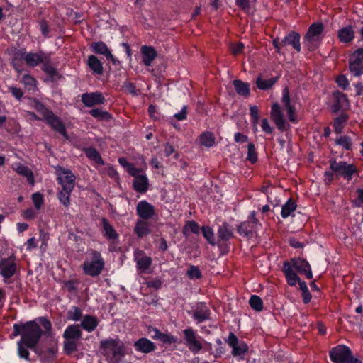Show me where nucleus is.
Masks as SVG:
<instances>
[{"label": "nucleus", "mask_w": 363, "mask_h": 363, "mask_svg": "<svg viewBox=\"0 0 363 363\" xmlns=\"http://www.w3.org/2000/svg\"><path fill=\"white\" fill-rule=\"evenodd\" d=\"M123 89L133 96H138V91L136 89V86L134 83L125 81L123 85Z\"/></svg>", "instance_id": "69168bd1"}, {"label": "nucleus", "mask_w": 363, "mask_h": 363, "mask_svg": "<svg viewBox=\"0 0 363 363\" xmlns=\"http://www.w3.org/2000/svg\"><path fill=\"white\" fill-rule=\"evenodd\" d=\"M330 169L337 178L342 177L347 181L352 180L353 176L358 173V169L354 164L345 161L337 162L335 159L329 160Z\"/></svg>", "instance_id": "423d86ee"}, {"label": "nucleus", "mask_w": 363, "mask_h": 363, "mask_svg": "<svg viewBox=\"0 0 363 363\" xmlns=\"http://www.w3.org/2000/svg\"><path fill=\"white\" fill-rule=\"evenodd\" d=\"M249 305L252 309L260 312L263 310V301L257 295H252L249 299Z\"/></svg>", "instance_id": "3c124183"}, {"label": "nucleus", "mask_w": 363, "mask_h": 363, "mask_svg": "<svg viewBox=\"0 0 363 363\" xmlns=\"http://www.w3.org/2000/svg\"><path fill=\"white\" fill-rule=\"evenodd\" d=\"M357 199L353 201V203L356 207L363 206V189L358 188L356 190Z\"/></svg>", "instance_id": "774afa93"}, {"label": "nucleus", "mask_w": 363, "mask_h": 363, "mask_svg": "<svg viewBox=\"0 0 363 363\" xmlns=\"http://www.w3.org/2000/svg\"><path fill=\"white\" fill-rule=\"evenodd\" d=\"M49 55L43 52H28L25 55V62L28 67H35L40 64L42 65Z\"/></svg>", "instance_id": "b1692460"}, {"label": "nucleus", "mask_w": 363, "mask_h": 363, "mask_svg": "<svg viewBox=\"0 0 363 363\" xmlns=\"http://www.w3.org/2000/svg\"><path fill=\"white\" fill-rule=\"evenodd\" d=\"M17 263L14 255L7 258H2L0 261V275L6 279L11 278L17 272Z\"/></svg>", "instance_id": "9b49d317"}, {"label": "nucleus", "mask_w": 363, "mask_h": 363, "mask_svg": "<svg viewBox=\"0 0 363 363\" xmlns=\"http://www.w3.org/2000/svg\"><path fill=\"white\" fill-rule=\"evenodd\" d=\"M58 347L56 343L52 344L48 348L38 346L33 352L47 362H53L57 357Z\"/></svg>", "instance_id": "aec40b11"}, {"label": "nucleus", "mask_w": 363, "mask_h": 363, "mask_svg": "<svg viewBox=\"0 0 363 363\" xmlns=\"http://www.w3.org/2000/svg\"><path fill=\"white\" fill-rule=\"evenodd\" d=\"M79 281L77 279H69L63 282V288L70 293H74L77 291V285Z\"/></svg>", "instance_id": "bf43d9fd"}, {"label": "nucleus", "mask_w": 363, "mask_h": 363, "mask_svg": "<svg viewBox=\"0 0 363 363\" xmlns=\"http://www.w3.org/2000/svg\"><path fill=\"white\" fill-rule=\"evenodd\" d=\"M225 342L231 348V355L233 357L239 361L245 359V355L249 352V346L245 341L239 340L233 332H230Z\"/></svg>", "instance_id": "6e6552de"}, {"label": "nucleus", "mask_w": 363, "mask_h": 363, "mask_svg": "<svg viewBox=\"0 0 363 363\" xmlns=\"http://www.w3.org/2000/svg\"><path fill=\"white\" fill-rule=\"evenodd\" d=\"M134 232L139 238H143L144 236L150 233V230L147 223L145 220H138L136 222Z\"/></svg>", "instance_id": "e433bc0d"}, {"label": "nucleus", "mask_w": 363, "mask_h": 363, "mask_svg": "<svg viewBox=\"0 0 363 363\" xmlns=\"http://www.w3.org/2000/svg\"><path fill=\"white\" fill-rule=\"evenodd\" d=\"M199 140L201 145L210 148L215 145V136L211 131H205L199 136Z\"/></svg>", "instance_id": "a19ab883"}, {"label": "nucleus", "mask_w": 363, "mask_h": 363, "mask_svg": "<svg viewBox=\"0 0 363 363\" xmlns=\"http://www.w3.org/2000/svg\"><path fill=\"white\" fill-rule=\"evenodd\" d=\"M100 347L104 354L113 363H118L125 354L124 344L118 339L108 338L101 340Z\"/></svg>", "instance_id": "7ed1b4c3"}, {"label": "nucleus", "mask_w": 363, "mask_h": 363, "mask_svg": "<svg viewBox=\"0 0 363 363\" xmlns=\"http://www.w3.org/2000/svg\"><path fill=\"white\" fill-rule=\"evenodd\" d=\"M99 320L95 315L86 314L83 316L79 327L88 333H91L96 330L99 325Z\"/></svg>", "instance_id": "c85d7f7f"}, {"label": "nucleus", "mask_w": 363, "mask_h": 363, "mask_svg": "<svg viewBox=\"0 0 363 363\" xmlns=\"http://www.w3.org/2000/svg\"><path fill=\"white\" fill-rule=\"evenodd\" d=\"M142 60L145 66H150L157 56L156 50L150 45H143L140 49Z\"/></svg>", "instance_id": "c756f323"}, {"label": "nucleus", "mask_w": 363, "mask_h": 363, "mask_svg": "<svg viewBox=\"0 0 363 363\" xmlns=\"http://www.w3.org/2000/svg\"><path fill=\"white\" fill-rule=\"evenodd\" d=\"M57 181L62 189L66 188L69 191L74 190L76 177L70 169L60 167L57 169Z\"/></svg>", "instance_id": "f8f14e48"}, {"label": "nucleus", "mask_w": 363, "mask_h": 363, "mask_svg": "<svg viewBox=\"0 0 363 363\" xmlns=\"http://www.w3.org/2000/svg\"><path fill=\"white\" fill-rule=\"evenodd\" d=\"M352 354L350 348L345 345H338L329 351V357L333 363H346Z\"/></svg>", "instance_id": "4468645a"}, {"label": "nucleus", "mask_w": 363, "mask_h": 363, "mask_svg": "<svg viewBox=\"0 0 363 363\" xmlns=\"http://www.w3.org/2000/svg\"><path fill=\"white\" fill-rule=\"evenodd\" d=\"M142 172H137L135 175H131L134 177L133 181V189L140 194H145L149 189V179L146 174Z\"/></svg>", "instance_id": "412c9836"}, {"label": "nucleus", "mask_w": 363, "mask_h": 363, "mask_svg": "<svg viewBox=\"0 0 363 363\" xmlns=\"http://www.w3.org/2000/svg\"><path fill=\"white\" fill-rule=\"evenodd\" d=\"M33 107L34 109L42 116V120L45 121L52 116L54 113L51 111L48 106H46L43 103L40 101L38 99H34L33 101Z\"/></svg>", "instance_id": "2f4dec72"}, {"label": "nucleus", "mask_w": 363, "mask_h": 363, "mask_svg": "<svg viewBox=\"0 0 363 363\" xmlns=\"http://www.w3.org/2000/svg\"><path fill=\"white\" fill-rule=\"evenodd\" d=\"M32 201L35 209L39 210L44 203V199L40 192L34 193L32 195Z\"/></svg>", "instance_id": "680f3d73"}, {"label": "nucleus", "mask_w": 363, "mask_h": 363, "mask_svg": "<svg viewBox=\"0 0 363 363\" xmlns=\"http://www.w3.org/2000/svg\"><path fill=\"white\" fill-rule=\"evenodd\" d=\"M54 131L62 135L66 140L69 139L65 125L55 113L45 121Z\"/></svg>", "instance_id": "5701e85b"}, {"label": "nucleus", "mask_w": 363, "mask_h": 363, "mask_svg": "<svg viewBox=\"0 0 363 363\" xmlns=\"http://www.w3.org/2000/svg\"><path fill=\"white\" fill-rule=\"evenodd\" d=\"M101 226L103 236L109 242H111L109 250L111 251H113V245L115 243H118L119 240V235L116 232L113 226L111 225L108 220L106 218H102Z\"/></svg>", "instance_id": "dca6fc26"}, {"label": "nucleus", "mask_w": 363, "mask_h": 363, "mask_svg": "<svg viewBox=\"0 0 363 363\" xmlns=\"http://www.w3.org/2000/svg\"><path fill=\"white\" fill-rule=\"evenodd\" d=\"M37 216V212L32 208H28L22 212V217L28 220H34Z\"/></svg>", "instance_id": "338daca9"}, {"label": "nucleus", "mask_w": 363, "mask_h": 363, "mask_svg": "<svg viewBox=\"0 0 363 363\" xmlns=\"http://www.w3.org/2000/svg\"><path fill=\"white\" fill-rule=\"evenodd\" d=\"M348 114L343 113L334 118L333 127L335 133L340 134L342 132L344 125L348 120Z\"/></svg>", "instance_id": "79ce46f5"}, {"label": "nucleus", "mask_w": 363, "mask_h": 363, "mask_svg": "<svg viewBox=\"0 0 363 363\" xmlns=\"http://www.w3.org/2000/svg\"><path fill=\"white\" fill-rule=\"evenodd\" d=\"M247 160H249L251 164H255L257 162V155L256 152L255 145L250 143L247 145Z\"/></svg>", "instance_id": "4d7b16f0"}, {"label": "nucleus", "mask_w": 363, "mask_h": 363, "mask_svg": "<svg viewBox=\"0 0 363 363\" xmlns=\"http://www.w3.org/2000/svg\"><path fill=\"white\" fill-rule=\"evenodd\" d=\"M133 348L135 352L141 354H149L157 349L155 342L146 337H140L133 343Z\"/></svg>", "instance_id": "4be33fe9"}, {"label": "nucleus", "mask_w": 363, "mask_h": 363, "mask_svg": "<svg viewBox=\"0 0 363 363\" xmlns=\"http://www.w3.org/2000/svg\"><path fill=\"white\" fill-rule=\"evenodd\" d=\"M270 118L279 130L283 132L289 128L290 125L284 117L281 106L277 102L271 106Z\"/></svg>", "instance_id": "2eb2a0df"}, {"label": "nucleus", "mask_w": 363, "mask_h": 363, "mask_svg": "<svg viewBox=\"0 0 363 363\" xmlns=\"http://www.w3.org/2000/svg\"><path fill=\"white\" fill-rule=\"evenodd\" d=\"M91 48L96 54L104 55L105 57L107 55L111 57V52L109 50L107 45L102 41L92 43L91 44Z\"/></svg>", "instance_id": "ea45409f"}, {"label": "nucleus", "mask_w": 363, "mask_h": 363, "mask_svg": "<svg viewBox=\"0 0 363 363\" xmlns=\"http://www.w3.org/2000/svg\"><path fill=\"white\" fill-rule=\"evenodd\" d=\"M118 161L119 164L124 167L130 175H135L137 172H143L141 168L135 167L134 164L129 162L125 157H120Z\"/></svg>", "instance_id": "37998d69"}, {"label": "nucleus", "mask_w": 363, "mask_h": 363, "mask_svg": "<svg viewBox=\"0 0 363 363\" xmlns=\"http://www.w3.org/2000/svg\"><path fill=\"white\" fill-rule=\"evenodd\" d=\"M13 335H21L17 342V352L21 359L30 361L28 349L33 351L38 346L44 332L37 322V320L26 321L24 323L13 325Z\"/></svg>", "instance_id": "f257e3e1"}, {"label": "nucleus", "mask_w": 363, "mask_h": 363, "mask_svg": "<svg viewBox=\"0 0 363 363\" xmlns=\"http://www.w3.org/2000/svg\"><path fill=\"white\" fill-rule=\"evenodd\" d=\"M136 214L141 220H150L156 214L155 208L146 200H143L136 206Z\"/></svg>", "instance_id": "f3484780"}, {"label": "nucleus", "mask_w": 363, "mask_h": 363, "mask_svg": "<svg viewBox=\"0 0 363 363\" xmlns=\"http://www.w3.org/2000/svg\"><path fill=\"white\" fill-rule=\"evenodd\" d=\"M77 349V341L65 340H64L63 350L65 354H66L67 355L72 354L74 352H76Z\"/></svg>", "instance_id": "603ef678"}, {"label": "nucleus", "mask_w": 363, "mask_h": 363, "mask_svg": "<svg viewBox=\"0 0 363 363\" xmlns=\"http://www.w3.org/2000/svg\"><path fill=\"white\" fill-rule=\"evenodd\" d=\"M89 113L92 117L100 121H108L112 118V115L109 112L104 111L99 108L89 110Z\"/></svg>", "instance_id": "4c0bfd02"}, {"label": "nucleus", "mask_w": 363, "mask_h": 363, "mask_svg": "<svg viewBox=\"0 0 363 363\" xmlns=\"http://www.w3.org/2000/svg\"><path fill=\"white\" fill-rule=\"evenodd\" d=\"M234 89L237 94L245 98H247L250 95V84L240 79H234L233 81Z\"/></svg>", "instance_id": "473e14b6"}, {"label": "nucleus", "mask_w": 363, "mask_h": 363, "mask_svg": "<svg viewBox=\"0 0 363 363\" xmlns=\"http://www.w3.org/2000/svg\"><path fill=\"white\" fill-rule=\"evenodd\" d=\"M84 152L89 159L95 161L99 164H104L100 153L96 148L93 147H86L84 149Z\"/></svg>", "instance_id": "a18cd8bd"}, {"label": "nucleus", "mask_w": 363, "mask_h": 363, "mask_svg": "<svg viewBox=\"0 0 363 363\" xmlns=\"http://www.w3.org/2000/svg\"><path fill=\"white\" fill-rule=\"evenodd\" d=\"M279 76L272 77L269 79H263L261 76H259L256 79L257 87L259 90H269L279 80Z\"/></svg>", "instance_id": "c9c22d12"}, {"label": "nucleus", "mask_w": 363, "mask_h": 363, "mask_svg": "<svg viewBox=\"0 0 363 363\" xmlns=\"http://www.w3.org/2000/svg\"><path fill=\"white\" fill-rule=\"evenodd\" d=\"M296 208L297 205L296 203V201L292 198H289L281 207V217L283 218H288L294 211H296Z\"/></svg>", "instance_id": "58836bf2"}, {"label": "nucleus", "mask_w": 363, "mask_h": 363, "mask_svg": "<svg viewBox=\"0 0 363 363\" xmlns=\"http://www.w3.org/2000/svg\"><path fill=\"white\" fill-rule=\"evenodd\" d=\"M295 270L301 275H305L308 279L313 278V273L309 262L301 257H293L283 262L282 272L284 274L287 284L295 286L299 277Z\"/></svg>", "instance_id": "f03ea898"}, {"label": "nucleus", "mask_w": 363, "mask_h": 363, "mask_svg": "<svg viewBox=\"0 0 363 363\" xmlns=\"http://www.w3.org/2000/svg\"><path fill=\"white\" fill-rule=\"evenodd\" d=\"M323 24H311L303 38V43L310 51H314L319 46L323 37Z\"/></svg>", "instance_id": "0eeeda50"}, {"label": "nucleus", "mask_w": 363, "mask_h": 363, "mask_svg": "<svg viewBox=\"0 0 363 363\" xmlns=\"http://www.w3.org/2000/svg\"><path fill=\"white\" fill-rule=\"evenodd\" d=\"M337 36L340 42L344 43H350L354 38L353 28L349 24L347 27L340 29Z\"/></svg>", "instance_id": "72a5a7b5"}, {"label": "nucleus", "mask_w": 363, "mask_h": 363, "mask_svg": "<svg viewBox=\"0 0 363 363\" xmlns=\"http://www.w3.org/2000/svg\"><path fill=\"white\" fill-rule=\"evenodd\" d=\"M22 83L28 90H33L37 85V80L30 74H24L22 77Z\"/></svg>", "instance_id": "5fc2aeb1"}, {"label": "nucleus", "mask_w": 363, "mask_h": 363, "mask_svg": "<svg viewBox=\"0 0 363 363\" xmlns=\"http://www.w3.org/2000/svg\"><path fill=\"white\" fill-rule=\"evenodd\" d=\"M62 337L65 340L78 341L82 337V332L80 330L79 324H72L68 325L65 330Z\"/></svg>", "instance_id": "a878e982"}, {"label": "nucleus", "mask_w": 363, "mask_h": 363, "mask_svg": "<svg viewBox=\"0 0 363 363\" xmlns=\"http://www.w3.org/2000/svg\"><path fill=\"white\" fill-rule=\"evenodd\" d=\"M285 109L286 111L289 121L294 124L298 123L299 120L296 115L295 106L292 105L290 106L285 107Z\"/></svg>", "instance_id": "052dcab7"}, {"label": "nucleus", "mask_w": 363, "mask_h": 363, "mask_svg": "<svg viewBox=\"0 0 363 363\" xmlns=\"http://www.w3.org/2000/svg\"><path fill=\"white\" fill-rule=\"evenodd\" d=\"M335 144L342 146L345 150H351L352 142L347 135L340 136L335 140Z\"/></svg>", "instance_id": "864d4df0"}, {"label": "nucleus", "mask_w": 363, "mask_h": 363, "mask_svg": "<svg viewBox=\"0 0 363 363\" xmlns=\"http://www.w3.org/2000/svg\"><path fill=\"white\" fill-rule=\"evenodd\" d=\"M152 258L148 256H143L136 259V267L138 270L145 272L151 266Z\"/></svg>", "instance_id": "de8ad7c7"}, {"label": "nucleus", "mask_w": 363, "mask_h": 363, "mask_svg": "<svg viewBox=\"0 0 363 363\" xmlns=\"http://www.w3.org/2000/svg\"><path fill=\"white\" fill-rule=\"evenodd\" d=\"M81 101L86 107L104 104L106 99L100 91L86 92L81 95Z\"/></svg>", "instance_id": "a211bd4d"}, {"label": "nucleus", "mask_w": 363, "mask_h": 363, "mask_svg": "<svg viewBox=\"0 0 363 363\" xmlns=\"http://www.w3.org/2000/svg\"><path fill=\"white\" fill-rule=\"evenodd\" d=\"M158 340L164 345H171L177 342L178 338L171 333H162Z\"/></svg>", "instance_id": "6e6d98bb"}, {"label": "nucleus", "mask_w": 363, "mask_h": 363, "mask_svg": "<svg viewBox=\"0 0 363 363\" xmlns=\"http://www.w3.org/2000/svg\"><path fill=\"white\" fill-rule=\"evenodd\" d=\"M73 191H69L66 188L62 189L57 194V197L64 206L68 207L70 205V196Z\"/></svg>", "instance_id": "09e8293b"}, {"label": "nucleus", "mask_w": 363, "mask_h": 363, "mask_svg": "<svg viewBox=\"0 0 363 363\" xmlns=\"http://www.w3.org/2000/svg\"><path fill=\"white\" fill-rule=\"evenodd\" d=\"M349 69L355 77L363 74V48H358L350 56Z\"/></svg>", "instance_id": "ddd939ff"}, {"label": "nucleus", "mask_w": 363, "mask_h": 363, "mask_svg": "<svg viewBox=\"0 0 363 363\" xmlns=\"http://www.w3.org/2000/svg\"><path fill=\"white\" fill-rule=\"evenodd\" d=\"M203 236L206 240V241L212 246L216 245V238L213 229L208 225H205L201 227V230Z\"/></svg>", "instance_id": "49530a36"}, {"label": "nucleus", "mask_w": 363, "mask_h": 363, "mask_svg": "<svg viewBox=\"0 0 363 363\" xmlns=\"http://www.w3.org/2000/svg\"><path fill=\"white\" fill-rule=\"evenodd\" d=\"M186 275L190 279H201L202 273L199 267L191 265L186 272Z\"/></svg>", "instance_id": "13d9d810"}, {"label": "nucleus", "mask_w": 363, "mask_h": 363, "mask_svg": "<svg viewBox=\"0 0 363 363\" xmlns=\"http://www.w3.org/2000/svg\"><path fill=\"white\" fill-rule=\"evenodd\" d=\"M185 345L194 354H198L203 348V345L199 340L202 339L192 328H188L183 330Z\"/></svg>", "instance_id": "1a4fd4ad"}, {"label": "nucleus", "mask_w": 363, "mask_h": 363, "mask_svg": "<svg viewBox=\"0 0 363 363\" xmlns=\"http://www.w3.org/2000/svg\"><path fill=\"white\" fill-rule=\"evenodd\" d=\"M82 317V310L78 306H72L67 311V318L69 320L79 321Z\"/></svg>", "instance_id": "8fccbe9b"}, {"label": "nucleus", "mask_w": 363, "mask_h": 363, "mask_svg": "<svg viewBox=\"0 0 363 363\" xmlns=\"http://www.w3.org/2000/svg\"><path fill=\"white\" fill-rule=\"evenodd\" d=\"M39 323L45 329V334H50L52 330V323L50 320H48L46 317H39L38 318Z\"/></svg>", "instance_id": "e2e57ef3"}, {"label": "nucleus", "mask_w": 363, "mask_h": 363, "mask_svg": "<svg viewBox=\"0 0 363 363\" xmlns=\"http://www.w3.org/2000/svg\"><path fill=\"white\" fill-rule=\"evenodd\" d=\"M333 104L331 105V111L334 113H338L345 104H347L348 101L346 94L340 91H335L332 94Z\"/></svg>", "instance_id": "bb28decb"}, {"label": "nucleus", "mask_w": 363, "mask_h": 363, "mask_svg": "<svg viewBox=\"0 0 363 363\" xmlns=\"http://www.w3.org/2000/svg\"><path fill=\"white\" fill-rule=\"evenodd\" d=\"M87 65L90 69L96 74L101 75L104 73V67L101 62L95 55H90L87 60Z\"/></svg>", "instance_id": "f704fd0d"}, {"label": "nucleus", "mask_w": 363, "mask_h": 363, "mask_svg": "<svg viewBox=\"0 0 363 363\" xmlns=\"http://www.w3.org/2000/svg\"><path fill=\"white\" fill-rule=\"evenodd\" d=\"M216 245L218 247L222 255H227L230 251V242L229 241H221L217 240Z\"/></svg>", "instance_id": "0e129e2a"}, {"label": "nucleus", "mask_w": 363, "mask_h": 363, "mask_svg": "<svg viewBox=\"0 0 363 363\" xmlns=\"http://www.w3.org/2000/svg\"><path fill=\"white\" fill-rule=\"evenodd\" d=\"M201 230V228L199 226L198 223L194 220H188L184 225L182 231L184 235L187 237L189 235L188 232H191L194 234L199 235Z\"/></svg>", "instance_id": "c03bdc74"}, {"label": "nucleus", "mask_w": 363, "mask_h": 363, "mask_svg": "<svg viewBox=\"0 0 363 363\" xmlns=\"http://www.w3.org/2000/svg\"><path fill=\"white\" fill-rule=\"evenodd\" d=\"M12 168L14 171H16L19 175H21L26 178V180L29 184L33 186L35 184L34 175L31 169L21 164L20 162L14 163L12 166Z\"/></svg>", "instance_id": "cd10ccee"}, {"label": "nucleus", "mask_w": 363, "mask_h": 363, "mask_svg": "<svg viewBox=\"0 0 363 363\" xmlns=\"http://www.w3.org/2000/svg\"><path fill=\"white\" fill-rule=\"evenodd\" d=\"M217 240L229 241L234 238L233 228L232 225L226 221L218 225L217 230Z\"/></svg>", "instance_id": "393cba45"}, {"label": "nucleus", "mask_w": 363, "mask_h": 363, "mask_svg": "<svg viewBox=\"0 0 363 363\" xmlns=\"http://www.w3.org/2000/svg\"><path fill=\"white\" fill-rule=\"evenodd\" d=\"M89 255L81 265V268L84 274L95 277L101 274L105 262L101 252L97 250H91Z\"/></svg>", "instance_id": "20e7f679"}, {"label": "nucleus", "mask_w": 363, "mask_h": 363, "mask_svg": "<svg viewBox=\"0 0 363 363\" xmlns=\"http://www.w3.org/2000/svg\"><path fill=\"white\" fill-rule=\"evenodd\" d=\"M41 69L47 75V78L45 79V82H56L63 77L52 65L50 55L47 56L46 60L41 65Z\"/></svg>", "instance_id": "6ab92c4d"}, {"label": "nucleus", "mask_w": 363, "mask_h": 363, "mask_svg": "<svg viewBox=\"0 0 363 363\" xmlns=\"http://www.w3.org/2000/svg\"><path fill=\"white\" fill-rule=\"evenodd\" d=\"M300 38L301 36L298 33L292 31L286 35L281 41H280V44L282 46L290 45L297 52H300L301 49Z\"/></svg>", "instance_id": "7c9ffc66"}, {"label": "nucleus", "mask_w": 363, "mask_h": 363, "mask_svg": "<svg viewBox=\"0 0 363 363\" xmlns=\"http://www.w3.org/2000/svg\"><path fill=\"white\" fill-rule=\"evenodd\" d=\"M262 228V224L257 218V212L252 211L247 216V220L241 222L237 225L238 233L247 239H251Z\"/></svg>", "instance_id": "39448f33"}, {"label": "nucleus", "mask_w": 363, "mask_h": 363, "mask_svg": "<svg viewBox=\"0 0 363 363\" xmlns=\"http://www.w3.org/2000/svg\"><path fill=\"white\" fill-rule=\"evenodd\" d=\"M188 314L197 324H200L211 320V311L204 302H199L193 310L188 311Z\"/></svg>", "instance_id": "9d476101"}]
</instances>
